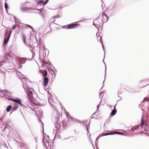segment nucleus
<instances>
[{
	"mask_svg": "<svg viewBox=\"0 0 149 149\" xmlns=\"http://www.w3.org/2000/svg\"><path fill=\"white\" fill-rule=\"evenodd\" d=\"M49 80V79L47 77L43 78V84L44 88L47 86Z\"/></svg>",
	"mask_w": 149,
	"mask_h": 149,
	"instance_id": "11",
	"label": "nucleus"
},
{
	"mask_svg": "<svg viewBox=\"0 0 149 149\" xmlns=\"http://www.w3.org/2000/svg\"><path fill=\"white\" fill-rule=\"evenodd\" d=\"M0 149H3V148L2 147L1 145H0Z\"/></svg>",
	"mask_w": 149,
	"mask_h": 149,
	"instance_id": "52",
	"label": "nucleus"
},
{
	"mask_svg": "<svg viewBox=\"0 0 149 149\" xmlns=\"http://www.w3.org/2000/svg\"><path fill=\"white\" fill-rule=\"evenodd\" d=\"M43 8H44V7H43ZM43 8H41L40 9H37V10H42L43 9Z\"/></svg>",
	"mask_w": 149,
	"mask_h": 149,
	"instance_id": "55",
	"label": "nucleus"
},
{
	"mask_svg": "<svg viewBox=\"0 0 149 149\" xmlns=\"http://www.w3.org/2000/svg\"><path fill=\"white\" fill-rule=\"evenodd\" d=\"M144 129L145 130L144 134H146L147 135L149 136V132H149V131L147 130L145 127L144 128Z\"/></svg>",
	"mask_w": 149,
	"mask_h": 149,
	"instance_id": "24",
	"label": "nucleus"
},
{
	"mask_svg": "<svg viewBox=\"0 0 149 149\" xmlns=\"http://www.w3.org/2000/svg\"><path fill=\"white\" fill-rule=\"evenodd\" d=\"M69 118H70V119H71L72 120H73V119L74 118H73L72 117V116H69Z\"/></svg>",
	"mask_w": 149,
	"mask_h": 149,
	"instance_id": "46",
	"label": "nucleus"
},
{
	"mask_svg": "<svg viewBox=\"0 0 149 149\" xmlns=\"http://www.w3.org/2000/svg\"><path fill=\"white\" fill-rule=\"evenodd\" d=\"M13 17H14V18L15 20H16L15 17V16H13Z\"/></svg>",
	"mask_w": 149,
	"mask_h": 149,
	"instance_id": "58",
	"label": "nucleus"
},
{
	"mask_svg": "<svg viewBox=\"0 0 149 149\" xmlns=\"http://www.w3.org/2000/svg\"><path fill=\"white\" fill-rule=\"evenodd\" d=\"M73 121L74 122V123H76L77 122H81V121L75 118H74L73 119Z\"/></svg>",
	"mask_w": 149,
	"mask_h": 149,
	"instance_id": "27",
	"label": "nucleus"
},
{
	"mask_svg": "<svg viewBox=\"0 0 149 149\" xmlns=\"http://www.w3.org/2000/svg\"><path fill=\"white\" fill-rule=\"evenodd\" d=\"M18 107V105L17 104H15L13 107L12 109V111H15Z\"/></svg>",
	"mask_w": 149,
	"mask_h": 149,
	"instance_id": "20",
	"label": "nucleus"
},
{
	"mask_svg": "<svg viewBox=\"0 0 149 149\" xmlns=\"http://www.w3.org/2000/svg\"><path fill=\"white\" fill-rule=\"evenodd\" d=\"M62 123L63 124V128H65V127L66 126V123H65V120H63V121Z\"/></svg>",
	"mask_w": 149,
	"mask_h": 149,
	"instance_id": "26",
	"label": "nucleus"
},
{
	"mask_svg": "<svg viewBox=\"0 0 149 149\" xmlns=\"http://www.w3.org/2000/svg\"><path fill=\"white\" fill-rule=\"evenodd\" d=\"M49 0H37L36 1L38 5L39 6L45 5Z\"/></svg>",
	"mask_w": 149,
	"mask_h": 149,
	"instance_id": "7",
	"label": "nucleus"
},
{
	"mask_svg": "<svg viewBox=\"0 0 149 149\" xmlns=\"http://www.w3.org/2000/svg\"><path fill=\"white\" fill-rule=\"evenodd\" d=\"M33 9V8L31 7H22L21 8V10L23 12H27L28 10H31Z\"/></svg>",
	"mask_w": 149,
	"mask_h": 149,
	"instance_id": "12",
	"label": "nucleus"
},
{
	"mask_svg": "<svg viewBox=\"0 0 149 149\" xmlns=\"http://www.w3.org/2000/svg\"><path fill=\"white\" fill-rule=\"evenodd\" d=\"M109 135H113L115 134V132H111L109 133Z\"/></svg>",
	"mask_w": 149,
	"mask_h": 149,
	"instance_id": "30",
	"label": "nucleus"
},
{
	"mask_svg": "<svg viewBox=\"0 0 149 149\" xmlns=\"http://www.w3.org/2000/svg\"><path fill=\"white\" fill-rule=\"evenodd\" d=\"M100 33H99L97 32L96 33V36L97 37L100 36Z\"/></svg>",
	"mask_w": 149,
	"mask_h": 149,
	"instance_id": "41",
	"label": "nucleus"
},
{
	"mask_svg": "<svg viewBox=\"0 0 149 149\" xmlns=\"http://www.w3.org/2000/svg\"><path fill=\"white\" fill-rule=\"evenodd\" d=\"M118 96L119 97H120V100H118L117 101V102H118V101H119V100H122V98L121 97H119V96H118Z\"/></svg>",
	"mask_w": 149,
	"mask_h": 149,
	"instance_id": "49",
	"label": "nucleus"
},
{
	"mask_svg": "<svg viewBox=\"0 0 149 149\" xmlns=\"http://www.w3.org/2000/svg\"><path fill=\"white\" fill-rule=\"evenodd\" d=\"M26 58H22L20 60V63L22 64H24L26 62Z\"/></svg>",
	"mask_w": 149,
	"mask_h": 149,
	"instance_id": "17",
	"label": "nucleus"
},
{
	"mask_svg": "<svg viewBox=\"0 0 149 149\" xmlns=\"http://www.w3.org/2000/svg\"><path fill=\"white\" fill-rule=\"evenodd\" d=\"M27 3V2H24V3H22L21 4V8L22 7H23L24 6H25V5H26V4Z\"/></svg>",
	"mask_w": 149,
	"mask_h": 149,
	"instance_id": "28",
	"label": "nucleus"
},
{
	"mask_svg": "<svg viewBox=\"0 0 149 149\" xmlns=\"http://www.w3.org/2000/svg\"><path fill=\"white\" fill-rule=\"evenodd\" d=\"M13 111H12H12H11L10 112V113L11 114L12 112H13Z\"/></svg>",
	"mask_w": 149,
	"mask_h": 149,
	"instance_id": "61",
	"label": "nucleus"
},
{
	"mask_svg": "<svg viewBox=\"0 0 149 149\" xmlns=\"http://www.w3.org/2000/svg\"><path fill=\"white\" fill-rule=\"evenodd\" d=\"M10 58L13 60V58L12 57H11Z\"/></svg>",
	"mask_w": 149,
	"mask_h": 149,
	"instance_id": "64",
	"label": "nucleus"
},
{
	"mask_svg": "<svg viewBox=\"0 0 149 149\" xmlns=\"http://www.w3.org/2000/svg\"><path fill=\"white\" fill-rule=\"evenodd\" d=\"M96 112H95L94 113H93V114L92 115V116L93 115H94L95 114H96Z\"/></svg>",
	"mask_w": 149,
	"mask_h": 149,
	"instance_id": "59",
	"label": "nucleus"
},
{
	"mask_svg": "<svg viewBox=\"0 0 149 149\" xmlns=\"http://www.w3.org/2000/svg\"><path fill=\"white\" fill-rule=\"evenodd\" d=\"M91 118H94V117H91Z\"/></svg>",
	"mask_w": 149,
	"mask_h": 149,
	"instance_id": "62",
	"label": "nucleus"
},
{
	"mask_svg": "<svg viewBox=\"0 0 149 149\" xmlns=\"http://www.w3.org/2000/svg\"><path fill=\"white\" fill-rule=\"evenodd\" d=\"M17 26V25L16 24H15V25H13V26L12 27V29L13 30H14V29H15V28H16V27Z\"/></svg>",
	"mask_w": 149,
	"mask_h": 149,
	"instance_id": "31",
	"label": "nucleus"
},
{
	"mask_svg": "<svg viewBox=\"0 0 149 149\" xmlns=\"http://www.w3.org/2000/svg\"><path fill=\"white\" fill-rule=\"evenodd\" d=\"M115 132V134L120 135H125V134L124 133H122V132H119L116 131V132Z\"/></svg>",
	"mask_w": 149,
	"mask_h": 149,
	"instance_id": "21",
	"label": "nucleus"
},
{
	"mask_svg": "<svg viewBox=\"0 0 149 149\" xmlns=\"http://www.w3.org/2000/svg\"><path fill=\"white\" fill-rule=\"evenodd\" d=\"M39 14L42 17L44 22H45L46 19L48 18V16L47 13L46 12H42L40 11Z\"/></svg>",
	"mask_w": 149,
	"mask_h": 149,
	"instance_id": "8",
	"label": "nucleus"
},
{
	"mask_svg": "<svg viewBox=\"0 0 149 149\" xmlns=\"http://www.w3.org/2000/svg\"><path fill=\"white\" fill-rule=\"evenodd\" d=\"M60 117V116L59 115V113H56V117L55 118V120L56 122L55 124V127L56 129V131H58V129H59L60 127L61 126L60 124V122L58 121Z\"/></svg>",
	"mask_w": 149,
	"mask_h": 149,
	"instance_id": "3",
	"label": "nucleus"
},
{
	"mask_svg": "<svg viewBox=\"0 0 149 149\" xmlns=\"http://www.w3.org/2000/svg\"><path fill=\"white\" fill-rule=\"evenodd\" d=\"M12 32V31L11 30H10L9 33H8L7 31H6L5 38L4 39L3 42V45H6L8 44Z\"/></svg>",
	"mask_w": 149,
	"mask_h": 149,
	"instance_id": "4",
	"label": "nucleus"
},
{
	"mask_svg": "<svg viewBox=\"0 0 149 149\" xmlns=\"http://www.w3.org/2000/svg\"><path fill=\"white\" fill-rule=\"evenodd\" d=\"M4 6H5V8L6 10V12L7 13H8L7 10L8 8V4L7 3L5 2L4 4Z\"/></svg>",
	"mask_w": 149,
	"mask_h": 149,
	"instance_id": "22",
	"label": "nucleus"
},
{
	"mask_svg": "<svg viewBox=\"0 0 149 149\" xmlns=\"http://www.w3.org/2000/svg\"><path fill=\"white\" fill-rule=\"evenodd\" d=\"M47 138H48V139L45 138V137L43 136V138H42V141H43V142L44 143V144L45 146V147L46 148H47V146H49V140L48 139H49V137L48 135H47Z\"/></svg>",
	"mask_w": 149,
	"mask_h": 149,
	"instance_id": "10",
	"label": "nucleus"
},
{
	"mask_svg": "<svg viewBox=\"0 0 149 149\" xmlns=\"http://www.w3.org/2000/svg\"><path fill=\"white\" fill-rule=\"evenodd\" d=\"M86 130H87L88 132L90 133L89 132L88 129V125H86Z\"/></svg>",
	"mask_w": 149,
	"mask_h": 149,
	"instance_id": "43",
	"label": "nucleus"
},
{
	"mask_svg": "<svg viewBox=\"0 0 149 149\" xmlns=\"http://www.w3.org/2000/svg\"><path fill=\"white\" fill-rule=\"evenodd\" d=\"M103 62L104 63V65H105V74L104 75V77H105V75H106V64H105V63L104 62V60H103Z\"/></svg>",
	"mask_w": 149,
	"mask_h": 149,
	"instance_id": "37",
	"label": "nucleus"
},
{
	"mask_svg": "<svg viewBox=\"0 0 149 149\" xmlns=\"http://www.w3.org/2000/svg\"><path fill=\"white\" fill-rule=\"evenodd\" d=\"M108 135H109V133H106L105 134H103V136H107Z\"/></svg>",
	"mask_w": 149,
	"mask_h": 149,
	"instance_id": "39",
	"label": "nucleus"
},
{
	"mask_svg": "<svg viewBox=\"0 0 149 149\" xmlns=\"http://www.w3.org/2000/svg\"><path fill=\"white\" fill-rule=\"evenodd\" d=\"M105 17H106V20L105 22H104V23H105L106 22H107V21H108V19H109V17L107 15L106 16H105Z\"/></svg>",
	"mask_w": 149,
	"mask_h": 149,
	"instance_id": "32",
	"label": "nucleus"
},
{
	"mask_svg": "<svg viewBox=\"0 0 149 149\" xmlns=\"http://www.w3.org/2000/svg\"><path fill=\"white\" fill-rule=\"evenodd\" d=\"M22 38H23V42L25 45H26V36L24 34H23V36H22Z\"/></svg>",
	"mask_w": 149,
	"mask_h": 149,
	"instance_id": "18",
	"label": "nucleus"
},
{
	"mask_svg": "<svg viewBox=\"0 0 149 149\" xmlns=\"http://www.w3.org/2000/svg\"><path fill=\"white\" fill-rule=\"evenodd\" d=\"M103 17V19H102V21H103V23H104V22H105L106 20V19H105V18H104V17Z\"/></svg>",
	"mask_w": 149,
	"mask_h": 149,
	"instance_id": "36",
	"label": "nucleus"
},
{
	"mask_svg": "<svg viewBox=\"0 0 149 149\" xmlns=\"http://www.w3.org/2000/svg\"><path fill=\"white\" fill-rule=\"evenodd\" d=\"M93 25L97 28L98 29V25L97 24H95L94 23V22H93Z\"/></svg>",
	"mask_w": 149,
	"mask_h": 149,
	"instance_id": "29",
	"label": "nucleus"
},
{
	"mask_svg": "<svg viewBox=\"0 0 149 149\" xmlns=\"http://www.w3.org/2000/svg\"><path fill=\"white\" fill-rule=\"evenodd\" d=\"M148 100H149V97H148V98L145 97L143 100L144 101H148Z\"/></svg>",
	"mask_w": 149,
	"mask_h": 149,
	"instance_id": "35",
	"label": "nucleus"
},
{
	"mask_svg": "<svg viewBox=\"0 0 149 149\" xmlns=\"http://www.w3.org/2000/svg\"><path fill=\"white\" fill-rule=\"evenodd\" d=\"M26 25L27 26H29L30 28V26H30L29 24H26Z\"/></svg>",
	"mask_w": 149,
	"mask_h": 149,
	"instance_id": "54",
	"label": "nucleus"
},
{
	"mask_svg": "<svg viewBox=\"0 0 149 149\" xmlns=\"http://www.w3.org/2000/svg\"><path fill=\"white\" fill-rule=\"evenodd\" d=\"M86 130H87L88 132L90 133L89 132L88 129V125H86Z\"/></svg>",
	"mask_w": 149,
	"mask_h": 149,
	"instance_id": "42",
	"label": "nucleus"
},
{
	"mask_svg": "<svg viewBox=\"0 0 149 149\" xmlns=\"http://www.w3.org/2000/svg\"><path fill=\"white\" fill-rule=\"evenodd\" d=\"M0 92L1 93V95L5 97L7 96V98L6 97L8 100H11L15 103V104H19L21 106H22L23 105L22 103V101L19 98H15L9 95L8 93H10L8 92L7 90H0Z\"/></svg>",
	"mask_w": 149,
	"mask_h": 149,
	"instance_id": "1",
	"label": "nucleus"
},
{
	"mask_svg": "<svg viewBox=\"0 0 149 149\" xmlns=\"http://www.w3.org/2000/svg\"><path fill=\"white\" fill-rule=\"evenodd\" d=\"M103 93V92H100V93H99V95H100H100L101 94H102V93Z\"/></svg>",
	"mask_w": 149,
	"mask_h": 149,
	"instance_id": "57",
	"label": "nucleus"
},
{
	"mask_svg": "<svg viewBox=\"0 0 149 149\" xmlns=\"http://www.w3.org/2000/svg\"><path fill=\"white\" fill-rule=\"evenodd\" d=\"M15 141L17 143V144L18 147H20L22 149H24L25 147V145L24 143L21 142L17 141L16 140H15Z\"/></svg>",
	"mask_w": 149,
	"mask_h": 149,
	"instance_id": "13",
	"label": "nucleus"
},
{
	"mask_svg": "<svg viewBox=\"0 0 149 149\" xmlns=\"http://www.w3.org/2000/svg\"><path fill=\"white\" fill-rule=\"evenodd\" d=\"M59 16L58 15H57V16H53L52 17V19H54V18H57V17H58Z\"/></svg>",
	"mask_w": 149,
	"mask_h": 149,
	"instance_id": "40",
	"label": "nucleus"
},
{
	"mask_svg": "<svg viewBox=\"0 0 149 149\" xmlns=\"http://www.w3.org/2000/svg\"><path fill=\"white\" fill-rule=\"evenodd\" d=\"M22 64L20 63L19 64V68H18L21 69L22 68Z\"/></svg>",
	"mask_w": 149,
	"mask_h": 149,
	"instance_id": "33",
	"label": "nucleus"
},
{
	"mask_svg": "<svg viewBox=\"0 0 149 149\" xmlns=\"http://www.w3.org/2000/svg\"><path fill=\"white\" fill-rule=\"evenodd\" d=\"M33 44V41L32 40H30L29 41L28 43L27 44H26L25 45H26V46L29 48V49L31 52L34 48Z\"/></svg>",
	"mask_w": 149,
	"mask_h": 149,
	"instance_id": "6",
	"label": "nucleus"
},
{
	"mask_svg": "<svg viewBox=\"0 0 149 149\" xmlns=\"http://www.w3.org/2000/svg\"><path fill=\"white\" fill-rule=\"evenodd\" d=\"M23 79H24V81L23 80V81H22V82L24 83V81L25 82V81H26V79H25V77H23L22 78Z\"/></svg>",
	"mask_w": 149,
	"mask_h": 149,
	"instance_id": "48",
	"label": "nucleus"
},
{
	"mask_svg": "<svg viewBox=\"0 0 149 149\" xmlns=\"http://www.w3.org/2000/svg\"><path fill=\"white\" fill-rule=\"evenodd\" d=\"M116 104H115V106H114V107H113L114 109L113 110H116Z\"/></svg>",
	"mask_w": 149,
	"mask_h": 149,
	"instance_id": "47",
	"label": "nucleus"
},
{
	"mask_svg": "<svg viewBox=\"0 0 149 149\" xmlns=\"http://www.w3.org/2000/svg\"><path fill=\"white\" fill-rule=\"evenodd\" d=\"M100 36V42H101V44L102 45V48H103V50H104V55H105V51H104V47H103V44H102V40H101V36Z\"/></svg>",
	"mask_w": 149,
	"mask_h": 149,
	"instance_id": "25",
	"label": "nucleus"
},
{
	"mask_svg": "<svg viewBox=\"0 0 149 149\" xmlns=\"http://www.w3.org/2000/svg\"><path fill=\"white\" fill-rule=\"evenodd\" d=\"M115 6V5L114 6H113V7L112 8V10H110V11H112V10H113V8L114 7V6Z\"/></svg>",
	"mask_w": 149,
	"mask_h": 149,
	"instance_id": "56",
	"label": "nucleus"
},
{
	"mask_svg": "<svg viewBox=\"0 0 149 149\" xmlns=\"http://www.w3.org/2000/svg\"><path fill=\"white\" fill-rule=\"evenodd\" d=\"M12 107L11 105H9L6 108V111L7 112H9L12 109Z\"/></svg>",
	"mask_w": 149,
	"mask_h": 149,
	"instance_id": "19",
	"label": "nucleus"
},
{
	"mask_svg": "<svg viewBox=\"0 0 149 149\" xmlns=\"http://www.w3.org/2000/svg\"><path fill=\"white\" fill-rule=\"evenodd\" d=\"M31 30H32V31L33 32H35V29H34V28L32 26H30V28Z\"/></svg>",
	"mask_w": 149,
	"mask_h": 149,
	"instance_id": "38",
	"label": "nucleus"
},
{
	"mask_svg": "<svg viewBox=\"0 0 149 149\" xmlns=\"http://www.w3.org/2000/svg\"><path fill=\"white\" fill-rule=\"evenodd\" d=\"M9 126L8 125H6L5 126V127L4 128V130H3V132H5V131H6L7 132H8L9 131Z\"/></svg>",
	"mask_w": 149,
	"mask_h": 149,
	"instance_id": "16",
	"label": "nucleus"
},
{
	"mask_svg": "<svg viewBox=\"0 0 149 149\" xmlns=\"http://www.w3.org/2000/svg\"><path fill=\"white\" fill-rule=\"evenodd\" d=\"M107 15L105 14V13H103L102 14V16L103 17H104V16H106Z\"/></svg>",
	"mask_w": 149,
	"mask_h": 149,
	"instance_id": "44",
	"label": "nucleus"
},
{
	"mask_svg": "<svg viewBox=\"0 0 149 149\" xmlns=\"http://www.w3.org/2000/svg\"><path fill=\"white\" fill-rule=\"evenodd\" d=\"M84 20H82L81 21H78V22H82V21H84Z\"/></svg>",
	"mask_w": 149,
	"mask_h": 149,
	"instance_id": "60",
	"label": "nucleus"
},
{
	"mask_svg": "<svg viewBox=\"0 0 149 149\" xmlns=\"http://www.w3.org/2000/svg\"><path fill=\"white\" fill-rule=\"evenodd\" d=\"M143 116L142 115L141 118V122L140 123V125L139 126H137L136 127L134 126L131 127V128L130 129L132 131H133L135 130H136L140 126H141V127H147V123L146 120H144L143 118Z\"/></svg>",
	"mask_w": 149,
	"mask_h": 149,
	"instance_id": "2",
	"label": "nucleus"
},
{
	"mask_svg": "<svg viewBox=\"0 0 149 149\" xmlns=\"http://www.w3.org/2000/svg\"><path fill=\"white\" fill-rule=\"evenodd\" d=\"M117 112V110H112L110 114V116L113 117L114 116Z\"/></svg>",
	"mask_w": 149,
	"mask_h": 149,
	"instance_id": "15",
	"label": "nucleus"
},
{
	"mask_svg": "<svg viewBox=\"0 0 149 149\" xmlns=\"http://www.w3.org/2000/svg\"><path fill=\"white\" fill-rule=\"evenodd\" d=\"M2 146L3 148V149H8V147L7 146L6 143H4L2 145Z\"/></svg>",
	"mask_w": 149,
	"mask_h": 149,
	"instance_id": "23",
	"label": "nucleus"
},
{
	"mask_svg": "<svg viewBox=\"0 0 149 149\" xmlns=\"http://www.w3.org/2000/svg\"><path fill=\"white\" fill-rule=\"evenodd\" d=\"M55 21V19H54V21H53L52 22H51L49 24V27L50 28V26L52 25V24H56V23H54V21Z\"/></svg>",
	"mask_w": 149,
	"mask_h": 149,
	"instance_id": "34",
	"label": "nucleus"
},
{
	"mask_svg": "<svg viewBox=\"0 0 149 149\" xmlns=\"http://www.w3.org/2000/svg\"><path fill=\"white\" fill-rule=\"evenodd\" d=\"M79 24L78 23H72L70 24L67 25L66 28L67 29H72L75 28L76 27L78 26H79Z\"/></svg>",
	"mask_w": 149,
	"mask_h": 149,
	"instance_id": "9",
	"label": "nucleus"
},
{
	"mask_svg": "<svg viewBox=\"0 0 149 149\" xmlns=\"http://www.w3.org/2000/svg\"><path fill=\"white\" fill-rule=\"evenodd\" d=\"M43 78L47 77V72L46 70H44L42 73Z\"/></svg>",
	"mask_w": 149,
	"mask_h": 149,
	"instance_id": "14",
	"label": "nucleus"
},
{
	"mask_svg": "<svg viewBox=\"0 0 149 149\" xmlns=\"http://www.w3.org/2000/svg\"><path fill=\"white\" fill-rule=\"evenodd\" d=\"M53 72V74H54V77L55 78L56 77V72L55 73L54 72Z\"/></svg>",
	"mask_w": 149,
	"mask_h": 149,
	"instance_id": "53",
	"label": "nucleus"
},
{
	"mask_svg": "<svg viewBox=\"0 0 149 149\" xmlns=\"http://www.w3.org/2000/svg\"><path fill=\"white\" fill-rule=\"evenodd\" d=\"M101 102V101L100 102L99 104H98L97 105V109H98V108L100 107L99 104H100V103Z\"/></svg>",
	"mask_w": 149,
	"mask_h": 149,
	"instance_id": "45",
	"label": "nucleus"
},
{
	"mask_svg": "<svg viewBox=\"0 0 149 149\" xmlns=\"http://www.w3.org/2000/svg\"><path fill=\"white\" fill-rule=\"evenodd\" d=\"M68 138H65V139H67Z\"/></svg>",
	"mask_w": 149,
	"mask_h": 149,
	"instance_id": "63",
	"label": "nucleus"
},
{
	"mask_svg": "<svg viewBox=\"0 0 149 149\" xmlns=\"http://www.w3.org/2000/svg\"><path fill=\"white\" fill-rule=\"evenodd\" d=\"M3 118H1L0 119V121L1 120V123H2V120H3Z\"/></svg>",
	"mask_w": 149,
	"mask_h": 149,
	"instance_id": "51",
	"label": "nucleus"
},
{
	"mask_svg": "<svg viewBox=\"0 0 149 149\" xmlns=\"http://www.w3.org/2000/svg\"><path fill=\"white\" fill-rule=\"evenodd\" d=\"M23 87L25 91L26 92V93L28 95H30V96H32L33 95V92H34L33 90L31 88H29L28 87H26L25 90L24 86Z\"/></svg>",
	"mask_w": 149,
	"mask_h": 149,
	"instance_id": "5",
	"label": "nucleus"
},
{
	"mask_svg": "<svg viewBox=\"0 0 149 149\" xmlns=\"http://www.w3.org/2000/svg\"><path fill=\"white\" fill-rule=\"evenodd\" d=\"M144 132H144L143 131H141L140 132V134H143V133H144Z\"/></svg>",
	"mask_w": 149,
	"mask_h": 149,
	"instance_id": "50",
	"label": "nucleus"
}]
</instances>
